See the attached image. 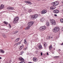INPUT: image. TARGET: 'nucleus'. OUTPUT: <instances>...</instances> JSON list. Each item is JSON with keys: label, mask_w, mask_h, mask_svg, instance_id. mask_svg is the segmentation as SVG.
I'll return each instance as SVG.
<instances>
[{"label": "nucleus", "mask_w": 63, "mask_h": 63, "mask_svg": "<svg viewBox=\"0 0 63 63\" xmlns=\"http://www.w3.org/2000/svg\"><path fill=\"white\" fill-rule=\"evenodd\" d=\"M19 18L18 17H15L14 18V20L13 21V23L14 24H16L17 22L18 21Z\"/></svg>", "instance_id": "7ed1b4c3"}, {"label": "nucleus", "mask_w": 63, "mask_h": 63, "mask_svg": "<svg viewBox=\"0 0 63 63\" xmlns=\"http://www.w3.org/2000/svg\"><path fill=\"white\" fill-rule=\"evenodd\" d=\"M31 11H32L30 9L29 10V11H28V12L29 13H30V12H31Z\"/></svg>", "instance_id": "c85d7f7f"}, {"label": "nucleus", "mask_w": 63, "mask_h": 63, "mask_svg": "<svg viewBox=\"0 0 63 63\" xmlns=\"http://www.w3.org/2000/svg\"><path fill=\"white\" fill-rule=\"evenodd\" d=\"M52 6H55V3L54 2H53L52 3Z\"/></svg>", "instance_id": "5701e85b"}, {"label": "nucleus", "mask_w": 63, "mask_h": 63, "mask_svg": "<svg viewBox=\"0 0 63 63\" xmlns=\"http://www.w3.org/2000/svg\"><path fill=\"white\" fill-rule=\"evenodd\" d=\"M0 51H1L2 53H4V51H3L1 49H0Z\"/></svg>", "instance_id": "a211bd4d"}, {"label": "nucleus", "mask_w": 63, "mask_h": 63, "mask_svg": "<svg viewBox=\"0 0 63 63\" xmlns=\"http://www.w3.org/2000/svg\"><path fill=\"white\" fill-rule=\"evenodd\" d=\"M28 3L30 5H31V4H32V3L31 2H29V1H28Z\"/></svg>", "instance_id": "a878e982"}, {"label": "nucleus", "mask_w": 63, "mask_h": 63, "mask_svg": "<svg viewBox=\"0 0 63 63\" xmlns=\"http://www.w3.org/2000/svg\"><path fill=\"white\" fill-rule=\"evenodd\" d=\"M7 10H10V7H8L7 8Z\"/></svg>", "instance_id": "cd10ccee"}, {"label": "nucleus", "mask_w": 63, "mask_h": 63, "mask_svg": "<svg viewBox=\"0 0 63 63\" xmlns=\"http://www.w3.org/2000/svg\"><path fill=\"white\" fill-rule=\"evenodd\" d=\"M55 8V7L54 6H52L50 7L51 10H54Z\"/></svg>", "instance_id": "f8f14e48"}, {"label": "nucleus", "mask_w": 63, "mask_h": 63, "mask_svg": "<svg viewBox=\"0 0 63 63\" xmlns=\"http://www.w3.org/2000/svg\"><path fill=\"white\" fill-rule=\"evenodd\" d=\"M27 43V42H26V39H25L24 41V44H26Z\"/></svg>", "instance_id": "4be33fe9"}, {"label": "nucleus", "mask_w": 63, "mask_h": 63, "mask_svg": "<svg viewBox=\"0 0 63 63\" xmlns=\"http://www.w3.org/2000/svg\"><path fill=\"white\" fill-rule=\"evenodd\" d=\"M23 48V46L22 45V46H21L20 47V49L21 50Z\"/></svg>", "instance_id": "4468645a"}, {"label": "nucleus", "mask_w": 63, "mask_h": 63, "mask_svg": "<svg viewBox=\"0 0 63 63\" xmlns=\"http://www.w3.org/2000/svg\"><path fill=\"white\" fill-rule=\"evenodd\" d=\"M11 62H12V61H11V60H10V63H11Z\"/></svg>", "instance_id": "ea45409f"}, {"label": "nucleus", "mask_w": 63, "mask_h": 63, "mask_svg": "<svg viewBox=\"0 0 63 63\" xmlns=\"http://www.w3.org/2000/svg\"><path fill=\"white\" fill-rule=\"evenodd\" d=\"M38 47L39 49H42V46L41 45H39Z\"/></svg>", "instance_id": "dca6fc26"}, {"label": "nucleus", "mask_w": 63, "mask_h": 63, "mask_svg": "<svg viewBox=\"0 0 63 63\" xmlns=\"http://www.w3.org/2000/svg\"><path fill=\"white\" fill-rule=\"evenodd\" d=\"M19 40V38H17L16 39L15 41V43L16 42H18V40Z\"/></svg>", "instance_id": "ddd939ff"}, {"label": "nucleus", "mask_w": 63, "mask_h": 63, "mask_svg": "<svg viewBox=\"0 0 63 63\" xmlns=\"http://www.w3.org/2000/svg\"><path fill=\"white\" fill-rule=\"evenodd\" d=\"M40 21L42 22L43 21H44V18H41L40 19Z\"/></svg>", "instance_id": "412c9836"}, {"label": "nucleus", "mask_w": 63, "mask_h": 63, "mask_svg": "<svg viewBox=\"0 0 63 63\" xmlns=\"http://www.w3.org/2000/svg\"><path fill=\"white\" fill-rule=\"evenodd\" d=\"M59 30V28L56 27L54 29L53 31L54 32H58Z\"/></svg>", "instance_id": "20e7f679"}, {"label": "nucleus", "mask_w": 63, "mask_h": 63, "mask_svg": "<svg viewBox=\"0 0 63 63\" xmlns=\"http://www.w3.org/2000/svg\"><path fill=\"white\" fill-rule=\"evenodd\" d=\"M4 23V24H8V23L6 22V21H4L3 22Z\"/></svg>", "instance_id": "b1692460"}, {"label": "nucleus", "mask_w": 63, "mask_h": 63, "mask_svg": "<svg viewBox=\"0 0 63 63\" xmlns=\"http://www.w3.org/2000/svg\"><path fill=\"white\" fill-rule=\"evenodd\" d=\"M54 16H57V15L56 14H55Z\"/></svg>", "instance_id": "4c0bfd02"}, {"label": "nucleus", "mask_w": 63, "mask_h": 63, "mask_svg": "<svg viewBox=\"0 0 63 63\" xmlns=\"http://www.w3.org/2000/svg\"><path fill=\"white\" fill-rule=\"evenodd\" d=\"M38 17V15H35L34 16H32V19H36V18H37V17Z\"/></svg>", "instance_id": "423d86ee"}, {"label": "nucleus", "mask_w": 63, "mask_h": 63, "mask_svg": "<svg viewBox=\"0 0 63 63\" xmlns=\"http://www.w3.org/2000/svg\"><path fill=\"white\" fill-rule=\"evenodd\" d=\"M4 29L5 30V29H3V30H4Z\"/></svg>", "instance_id": "de8ad7c7"}, {"label": "nucleus", "mask_w": 63, "mask_h": 63, "mask_svg": "<svg viewBox=\"0 0 63 63\" xmlns=\"http://www.w3.org/2000/svg\"><path fill=\"white\" fill-rule=\"evenodd\" d=\"M21 42H22V41H21L19 42V44H20V43H21Z\"/></svg>", "instance_id": "f704fd0d"}, {"label": "nucleus", "mask_w": 63, "mask_h": 63, "mask_svg": "<svg viewBox=\"0 0 63 63\" xmlns=\"http://www.w3.org/2000/svg\"><path fill=\"white\" fill-rule=\"evenodd\" d=\"M4 5L2 4L1 5V6L0 7V10L4 9Z\"/></svg>", "instance_id": "1a4fd4ad"}, {"label": "nucleus", "mask_w": 63, "mask_h": 63, "mask_svg": "<svg viewBox=\"0 0 63 63\" xmlns=\"http://www.w3.org/2000/svg\"><path fill=\"white\" fill-rule=\"evenodd\" d=\"M34 22H30L28 23V25L29 26L27 27L26 28H25V30H27L28 29H29L30 28V26H31L34 24Z\"/></svg>", "instance_id": "f257e3e1"}, {"label": "nucleus", "mask_w": 63, "mask_h": 63, "mask_svg": "<svg viewBox=\"0 0 63 63\" xmlns=\"http://www.w3.org/2000/svg\"><path fill=\"white\" fill-rule=\"evenodd\" d=\"M60 21L61 23H63V19H61L60 20Z\"/></svg>", "instance_id": "393cba45"}, {"label": "nucleus", "mask_w": 63, "mask_h": 63, "mask_svg": "<svg viewBox=\"0 0 63 63\" xmlns=\"http://www.w3.org/2000/svg\"><path fill=\"white\" fill-rule=\"evenodd\" d=\"M2 35H3V37H4V38H7L6 35H5V34H3Z\"/></svg>", "instance_id": "f3484780"}, {"label": "nucleus", "mask_w": 63, "mask_h": 63, "mask_svg": "<svg viewBox=\"0 0 63 63\" xmlns=\"http://www.w3.org/2000/svg\"><path fill=\"white\" fill-rule=\"evenodd\" d=\"M33 60L34 61L36 62V61H37V59L35 57H34L33 58Z\"/></svg>", "instance_id": "9b49d317"}, {"label": "nucleus", "mask_w": 63, "mask_h": 63, "mask_svg": "<svg viewBox=\"0 0 63 63\" xmlns=\"http://www.w3.org/2000/svg\"><path fill=\"white\" fill-rule=\"evenodd\" d=\"M48 38L49 39H50V38H51V39H52L53 37H48Z\"/></svg>", "instance_id": "473e14b6"}, {"label": "nucleus", "mask_w": 63, "mask_h": 63, "mask_svg": "<svg viewBox=\"0 0 63 63\" xmlns=\"http://www.w3.org/2000/svg\"><path fill=\"white\" fill-rule=\"evenodd\" d=\"M43 53L42 52H41V55L42 56L43 55Z\"/></svg>", "instance_id": "c9c22d12"}, {"label": "nucleus", "mask_w": 63, "mask_h": 63, "mask_svg": "<svg viewBox=\"0 0 63 63\" xmlns=\"http://www.w3.org/2000/svg\"><path fill=\"white\" fill-rule=\"evenodd\" d=\"M25 3H28V1H25Z\"/></svg>", "instance_id": "7c9ffc66"}, {"label": "nucleus", "mask_w": 63, "mask_h": 63, "mask_svg": "<svg viewBox=\"0 0 63 63\" xmlns=\"http://www.w3.org/2000/svg\"><path fill=\"white\" fill-rule=\"evenodd\" d=\"M47 26H48L49 25V22H47Z\"/></svg>", "instance_id": "bb28decb"}, {"label": "nucleus", "mask_w": 63, "mask_h": 63, "mask_svg": "<svg viewBox=\"0 0 63 63\" xmlns=\"http://www.w3.org/2000/svg\"><path fill=\"white\" fill-rule=\"evenodd\" d=\"M44 46H45V47H46V44H44Z\"/></svg>", "instance_id": "58836bf2"}, {"label": "nucleus", "mask_w": 63, "mask_h": 63, "mask_svg": "<svg viewBox=\"0 0 63 63\" xmlns=\"http://www.w3.org/2000/svg\"><path fill=\"white\" fill-rule=\"evenodd\" d=\"M47 55H48V53H47Z\"/></svg>", "instance_id": "a18cd8bd"}, {"label": "nucleus", "mask_w": 63, "mask_h": 63, "mask_svg": "<svg viewBox=\"0 0 63 63\" xmlns=\"http://www.w3.org/2000/svg\"><path fill=\"white\" fill-rule=\"evenodd\" d=\"M55 57L56 58L58 57V56H57L56 57Z\"/></svg>", "instance_id": "37998d69"}, {"label": "nucleus", "mask_w": 63, "mask_h": 63, "mask_svg": "<svg viewBox=\"0 0 63 63\" xmlns=\"http://www.w3.org/2000/svg\"><path fill=\"white\" fill-rule=\"evenodd\" d=\"M18 32V31H16L15 32V33H17Z\"/></svg>", "instance_id": "e433bc0d"}, {"label": "nucleus", "mask_w": 63, "mask_h": 63, "mask_svg": "<svg viewBox=\"0 0 63 63\" xmlns=\"http://www.w3.org/2000/svg\"><path fill=\"white\" fill-rule=\"evenodd\" d=\"M6 63H8V62H7Z\"/></svg>", "instance_id": "49530a36"}, {"label": "nucleus", "mask_w": 63, "mask_h": 63, "mask_svg": "<svg viewBox=\"0 0 63 63\" xmlns=\"http://www.w3.org/2000/svg\"><path fill=\"white\" fill-rule=\"evenodd\" d=\"M14 10V8L13 7H10V10Z\"/></svg>", "instance_id": "6ab92c4d"}, {"label": "nucleus", "mask_w": 63, "mask_h": 63, "mask_svg": "<svg viewBox=\"0 0 63 63\" xmlns=\"http://www.w3.org/2000/svg\"><path fill=\"white\" fill-rule=\"evenodd\" d=\"M62 4H63V1H62Z\"/></svg>", "instance_id": "79ce46f5"}, {"label": "nucleus", "mask_w": 63, "mask_h": 63, "mask_svg": "<svg viewBox=\"0 0 63 63\" xmlns=\"http://www.w3.org/2000/svg\"><path fill=\"white\" fill-rule=\"evenodd\" d=\"M1 58H1V57H0V59H1Z\"/></svg>", "instance_id": "c03bdc74"}, {"label": "nucleus", "mask_w": 63, "mask_h": 63, "mask_svg": "<svg viewBox=\"0 0 63 63\" xmlns=\"http://www.w3.org/2000/svg\"><path fill=\"white\" fill-rule=\"evenodd\" d=\"M47 29V27L45 26L41 27L39 29V30L40 31H43L44 30H46Z\"/></svg>", "instance_id": "f03ea898"}, {"label": "nucleus", "mask_w": 63, "mask_h": 63, "mask_svg": "<svg viewBox=\"0 0 63 63\" xmlns=\"http://www.w3.org/2000/svg\"><path fill=\"white\" fill-rule=\"evenodd\" d=\"M16 45H20V44H19V42H18V43L16 44Z\"/></svg>", "instance_id": "2f4dec72"}, {"label": "nucleus", "mask_w": 63, "mask_h": 63, "mask_svg": "<svg viewBox=\"0 0 63 63\" xmlns=\"http://www.w3.org/2000/svg\"><path fill=\"white\" fill-rule=\"evenodd\" d=\"M9 25L10 26V28H11V26L10 24H9Z\"/></svg>", "instance_id": "72a5a7b5"}, {"label": "nucleus", "mask_w": 63, "mask_h": 63, "mask_svg": "<svg viewBox=\"0 0 63 63\" xmlns=\"http://www.w3.org/2000/svg\"><path fill=\"white\" fill-rule=\"evenodd\" d=\"M55 2V6H57V5H58V4H59V2L58 1H55L54 2Z\"/></svg>", "instance_id": "9d476101"}, {"label": "nucleus", "mask_w": 63, "mask_h": 63, "mask_svg": "<svg viewBox=\"0 0 63 63\" xmlns=\"http://www.w3.org/2000/svg\"><path fill=\"white\" fill-rule=\"evenodd\" d=\"M52 47L51 46V45L49 47V50H51V48Z\"/></svg>", "instance_id": "aec40b11"}, {"label": "nucleus", "mask_w": 63, "mask_h": 63, "mask_svg": "<svg viewBox=\"0 0 63 63\" xmlns=\"http://www.w3.org/2000/svg\"><path fill=\"white\" fill-rule=\"evenodd\" d=\"M20 61H24V60L22 58H20Z\"/></svg>", "instance_id": "2eb2a0df"}, {"label": "nucleus", "mask_w": 63, "mask_h": 63, "mask_svg": "<svg viewBox=\"0 0 63 63\" xmlns=\"http://www.w3.org/2000/svg\"><path fill=\"white\" fill-rule=\"evenodd\" d=\"M59 50H60V49H59Z\"/></svg>", "instance_id": "09e8293b"}, {"label": "nucleus", "mask_w": 63, "mask_h": 63, "mask_svg": "<svg viewBox=\"0 0 63 63\" xmlns=\"http://www.w3.org/2000/svg\"><path fill=\"white\" fill-rule=\"evenodd\" d=\"M61 45H63V43H62V44H61Z\"/></svg>", "instance_id": "a19ab883"}, {"label": "nucleus", "mask_w": 63, "mask_h": 63, "mask_svg": "<svg viewBox=\"0 0 63 63\" xmlns=\"http://www.w3.org/2000/svg\"><path fill=\"white\" fill-rule=\"evenodd\" d=\"M51 23L52 25H55V24H56L55 21L54 20L51 19Z\"/></svg>", "instance_id": "39448f33"}, {"label": "nucleus", "mask_w": 63, "mask_h": 63, "mask_svg": "<svg viewBox=\"0 0 63 63\" xmlns=\"http://www.w3.org/2000/svg\"><path fill=\"white\" fill-rule=\"evenodd\" d=\"M20 63H25V62H24V61H22V62H20Z\"/></svg>", "instance_id": "c756f323"}, {"label": "nucleus", "mask_w": 63, "mask_h": 63, "mask_svg": "<svg viewBox=\"0 0 63 63\" xmlns=\"http://www.w3.org/2000/svg\"><path fill=\"white\" fill-rule=\"evenodd\" d=\"M47 11L46 10H43L41 12V14H44L47 13Z\"/></svg>", "instance_id": "0eeeda50"}, {"label": "nucleus", "mask_w": 63, "mask_h": 63, "mask_svg": "<svg viewBox=\"0 0 63 63\" xmlns=\"http://www.w3.org/2000/svg\"><path fill=\"white\" fill-rule=\"evenodd\" d=\"M53 13H55V14H58L59 13V10H55L53 11Z\"/></svg>", "instance_id": "6e6552de"}]
</instances>
